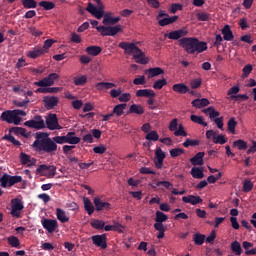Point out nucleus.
Wrapping results in <instances>:
<instances>
[{
  "instance_id": "nucleus-1",
  "label": "nucleus",
  "mask_w": 256,
  "mask_h": 256,
  "mask_svg": "<svg viewBox=\"0 0 256 256\" xmlns=\"http://www.w3.org/2000/svg\"><path fill=\"white\" fill-rule=\"evenodd\" d=\"M189 30L187 28H181L178 30L171 31L169 34H165V37L172 39L173 41L179 40V45L184 49L188 55H195V53H203L207 51V42L199 41L195 37H187Z\"/></svg>"
},
{
  "instance_id": "nucleus-5",
  "label": "nucleus",
  "mask_w": 256,
  "mask_h": 256,
  "mask_svg": "<svg viewBox=\"0 0 256 256\" xmlns=\"http://www.w3.org/2000/svg\"><path fill=\"white\" fill-rule=\"evenodd\" d=\"M98 33L102 35V37H115L117 33H121L122 28L121 25L117 26H98L96 27Z\"/></svg>"
},
{
  "instance_id": "nucleus-56",
  "label": "nucleus",
  "mask_w": 256,
  "mask_h": 256,
  "mask_svg": "<svg viewBox=\"0 0 256 256\" xmlns=\"http://www.w3.org/2000/svg\"><path fill=\"white\" fill-rule=\"evenodd\" d=\"M196 17L199 21H209V19H211V14L207 12H198Z\"/></svg>"
},
{
  "instance_id": "nucleus-48",
  "label": "nucleus",
  "mask_w": 256,
  "mask_h": 256,
  "mask_svg": "<svg viewBox=\"0 0 256 256\" xmlns=\"http://www.w3.org/2000/svg\"><path fill=\"white\" fill-rule=\"evenodd\" d=\"M39 6L43 7L45 11H51V9H55V3L50 1H41L39 2Z\"/></svg>"
},
{
  "instance_id": "nucleus-13",
  "label": "nucleus",
  "mask_w": 256,
  "mask_h": 256,
  "mask_svg": "<svg viewBox=\"0 0 256 256\" xmlns=\"http://www.w3.org/2000/svg\"><path fill=\"white\" fill-rule=\"evenodd\" d=\"M1 121H5L6 123H13L14 125H19L17 122V118L15 117V112L13 110H6L2 112L0 116Z\"/></svg>"
},
{
  "instance_id": "nucleus-53",
  "label": "nucleus",
  "mask_w": 256,
  "mask_h": 256,
  "mask_svg": "<svg viewBox=\"0 0 256 256\" xmlns=\"http://www.w3.org/2000/svg\"><path fill=\"white\" fill-rule=\"evenodd\" d=\"M252 190H253V182H251V180H244L242 191L244 193H249Z\"/></svg>"
},
{
  "instance_id": "nucleus-62",
  "label": "nucleus",
  "mask_w": 256,
  "mask_h": 256,
  "mask_svg": "<svg viewBox=\"0 0 256 256\" xmlns=\"http://www.w3.org/2000/svg\"><path fill=\"white\" fill-rule=\"evenodd\" d=\"M202 83H203V80H201V78L193 79L190 82V87H191V89H199V87H201Z\"/></svg>"
},
{
  "instance_id": "nucleus-42",
  "label": "nucleus",
  "mask_w": 256,
  "mask_h": 256,
  "mask_svg": "<svg viewBox=\"0 0 256 256\" xmlns=\"http://www.w3.org/2000/svg\"><path fill=\"white\" fill-rule=\"evenodd\" d=\"M203 113H205L206 115L209 113L210 119H217V117H219V115H220V113L217 112V110H215V108H213V107H208V108L204 109Z\"/></svg>"
},
{
  "instance_id": "nucleus-9",
  "label": "nucleus",
  "mask_w": 256,
  "mask_h": 256,
  "mask_svg": "<svg viewBox=\"0 0 256 256\" xmlns=\"http://www.w3.org/2000/svg\"><path fill=\"white\" fill-rule=\"evenodd\" d=\"M24 125L30 129H45V121L41 115H36L34 119L26 121Z\"/></svg>"
},
{
  "instance_id": "nucleus-15",
  "label": "nucleus",
  "mask_w": 256,
  "mask_h": 256,
  "mask_svg": "<svg viewBox=\"0 0 256 256\" xmlns=\"http://www.w3.org/2000/svg\"><path fill=\"white\" fill-rule=\"evenodd\" d=\"M43 103L46 109L48 110L55 109V107L59 105V98L57 96H45L43 98Z\"/></svg>"
},
{
  "instance_id": "nucleus-25",
  "label": "nucleus",
  "mask_w": 256,
  "mask_h": 256,
  "mask_svg": "<svg viewBox=\"0 0 256 256\" xmlns=\"http://www.w3.org/2000/svg\"><path fill=\"white\" fill-rule=\"evenodd\" d=\"M205 157V152H198L194 157L190 158V163L194 166L203 165L205 162L203 158Z\"/></svg>"
},
{
  "instance_id": "nucleus-63",
  "label": "nucleus",
  "mask_w": 256,
  "mask_h": 256,
  "mask_svg": "<svg viewBox=\"0 0 256 256\" xmlns=\"http://www.w3.org/2000/svg\"><path fill=\"white\" fill-rule=\"evenodd\" d=\"M9 133H15V135H25L26 130L25 128L21 127H12L10 128Z\"/></svg>"
},
{
  "instance_id": "nucleus-47",
  "label": "nucleus",
  "mask_w": 256,
  "mask_h": 256,
  "mask_svg": "<svg viewBox=\"0 0 256 256\" xmlns=\"http://www.w3.org/2000/svg\"><path fill=\"white\" fill-rule=\"evenodd\" d=\"M167 219H169V217L165 213L161 211L156 212V218H155L156 223H165Z\"/></svg>"
},
{
  "instance_id": "nucleus-50",
  "label": "nucleus",
  "mask_w": 256,
  "mask_h": 256,
  "mask_svg": "<svg viewBox=\"0 0 256 256\" xmlns=\"http://www.w3.org/2000/svg\"><path fill=\"white\" fill-rule=\"evenodd\" d=\"M145 139L147 141H159V134L157 133V131L153 130L146 134Z\"/></svg>"
},
{
  "instance_id": "nucleus-46",
  "label": "nucleus",
  "mask_w": 256,
  "mask_h": 256,
  "mask_svg": "<svg viewBox=\"0 0 256 256\" xmlns=\"http://www.w3.org/2000/svg\"><path fill=\"white\" fill-rule=\"evenodd\" d=\"M175 137H187L189 135L187 131H185V127L183 124H179L178 129L174 132Z\"/></svg>"
},
{
  "instance_id": "nucleus-23",
  "label": "nucleus",
  "mask_w": 256,
  "mask_h": 256,
  "mask_svg": "<svg viewBox=\"0 0 256 256\" xmlns=\"http://www.w3.org/2000/svg\"><path fill=\"white\" fill-rule=\"evenodd\" d=\"M222 35L224 41H233L235 39V36L233 35V31H231V26L225 25L222 28Z\"/></svg>"
},
{
  "instance_id": "nucleus-64",
  "label": "nucleus",
  "mask_w": 256,
  "mask_h": 256,
  "mask_svg": "<svg viewBox=\"0 0 256 256\" xmlns=\"http://www.w3.org/2000/svg\"><path fill=\"white\" fill-rule=\"evenodd\" d=\"M53 43H55V40L47 39L44 41L43 47H41V49H44L45 53H47V51H49V49H51L53 46Z\"/></svg>"
},
{
  "instance_id": "nucleus-39",
  "label": "nucleus",
  "mask_w": 256,
  "mask_h": 256,
  "mask_svg": "<svg viewBox=\"0 0 256 256\" xmlns=\"http://www.w3.org/2000/svg\"><path fill=\"white\" fill-rule=\"evenodd\" d=\"M125 109H127V104H118L114 107L112 113L113 115H117V117H121V115H123V111H125Z\"/></svg>"
},
{
  "instance_id": "nucleus-11",
  "label": "nucleus",
  "mask_w": 256,
  "mask_h": 256,
  "mask_svg": "<svg viewBox=\"0 0 256 256\" xmlns=\"http://www.w3.org/2000/svg\"><path fill=\"white\" fill-rule=\"evenodd\" d=\"M42 227L46 229L49 233H55L57 231V227H59V223L57 220L44 218L41 220Z\"/></svg>"
},
{
  "instance_id": "nucleus-49",
  "label": "nucleus",
  "mask_w": 256,
  "mask_h": 256,
  "mask_svg": "<svg viewBox=\"0 0 256 256\" xmlns=\"http://www.w3.org/2000/svg\"><path fill=\"white\" fill-rule=\"evenodd\" d=\"M190 120L193 121V123H197L198 125H203V127H207V122L203 120V117L197 116V115H191Z\"/></svg>"
},
{
  "instance_id": "nucleus-6",
  "label": "nucleus",
  "mask_w": 256,
  "mask_h": 256,
  "mask_svg": "<svg viewBox=\"0 0 256 256\" xmlns=\"http://www.w3.org/2000/svg\"><path fill=\"white\" fill-rule=\"evenodd\" d=\"M21 181H23V177L21 176H11L4 173L0 178V187H3L4 189L7 187H13V185H16V183H21Z\"/></svg>"
},
{
  "instance_id": "nucleus-2",
  "label": "nucleus",
  "mask_w": 256,
  "mask_h": 256,
  "mask_svg": "<svg viewBox=\"0 0 256 256\" xmlns=\"http://www.w3.org/2000/svg\"><path fill=\"white\" fill-rule=\"evenodd\" d=\"M31 147L40 155H43V153L55 155L57 151V144L53 142V138L49 137V133L47 132H37L35 134V141Z\"/></svg>"
},
{
  "instance_id": "nucleus-22",
  "label": "nucleus",
  "mask_w": 256,
  "mask_h": 256,
  "mask_svg": "<svg viewBox=\"0 0 256 256\" xmlns=\"http://www.w3.org/2000/svg\"><path fill=\"white\" fill-rule=\"evenodd\" d=\"M172 91L175 93H180V95H185L189 91V86L185 83H178L172 86Z\"/></svg>"
},
{
  "instance_id": "nucleus-3",
  "label": "nucleus",
  "mask_w": 256,
  "mask_h": 256,
  "mask_svg": "<svg viewBox=\"0 0 256 256\" xmlns=\"http://www.w3.org/2000/svg\"><path fill=\"white\" fill-rule=\"evenodd\" d=\"M118 47L123 49L125 55H132L135 62L139 65H147L149 63V58L145 56V52L138 48L135 43L123 41L118 44Z\"/></svg>"
},
{
  "instance_id": "nucleus-52",
  "label": "nucleus",
  "mask_w": 256,
  "mask_h": 256,
  "mask_svg": "<svg viewBox=\"0 0 256 256\" xmlns=\"http://www.w3.org/2000/svg\"><path fill=\"white\" fill-rule=\"evenodd\" d=\"M22 5L25 9H35L37 2H35V0H23Z\"/></svg>"
},
{
  "instance_id": "nucleus-58",
  "label": "nucleus",
  "mask_w": 256,
  "mask_h": 256,
  "mask_svg": "<svg viewBox=\"0 0 256 256\" xmlns=\"http://www.w3.org/2000/svg\"><path fill=\"white\" fill-rule=\"evenodd\" d=\"M194 243H195V245H203V243H205V235L195 234L194 235Z\"/></svg>"
},
{
  "instance_id": "nucleus-41",
  "label": "nucleus",
  "mask_w": 256,
  "mask_h": 256,
  "mask_svg": "<svg viewBox=\"0 0 256 256\" xmlns=\"http://www.w3.org/2000/svg\"><path fill=\"white\" fill-rule=\"evenodd\" d=\"M91 227L93 229H97L98 231H101L104 229L105 227V221L103 220H99V219H95L90 223Z\"/></svg>"
},
{
  "instance_id": "nucleus-30",
  "label": "nucleus",
  "mask_w": 256,
  "mask_h": 256,
  "mask_svg": "<svg viewBox=\"0 0 256 256\" xmlns=\"http://www.w3.org/2000/svg\"><path fill=\"white\" fill-rule=\"evenodd\" d=\"M243 249L245 250V255L250 256V255H256V248H252L253 247V243L248 242V241H244L242 243Z\"/></svg>"
},
{
  "instance_id": "nucleus-32",
  "label": "nucleus",
  "mask_w": 256,
  "mask_h": 256,
  "mask_svg": "<svg viewBox=\"0 0 256 256\" xmlns=\"http://www.w3.org/2000/svg\"><path fill=\"white\" fill-rule=\"evenodd\" d=\"M84 203V209L87 211L88 215H93L95 213V206H93V203H91V200L89 198L84 197L83 198Z\"/></svg>"
},
{
  "instance_id": "nucleus-31",
  "label": "nucleus",
  "mask_w": 256,
  "mask_h": 256,
  "mask_svg": "<svg viewBox=\"0 0 256 256\" xmlns=\"http://www.w3.org/2000/svg\"><path fill=\"white\" fill-rule=\"evenodd\" d=\"M155 91L150 89H140L136 91V97H156Z\"/></svg>"
},
{
  "instance_id": "nucleus-19",
  "label": "nucleus",
  "mask_w": 256,
  "mask_h": 256,
  "mask_svg": "<svg viewBox=\"0 0 256 256\" xmlns=\"http://www.w3.org/2000/svg\"><path fill=\"white\" fill-rule=\"evenodd\" d=\"M103 25H117L118 22L121 21V17H115L113 18L111 16V13H106L103 16Z\"/></svg>"
},
{
  "instance_id": "nucleus-18",
  "label": "nucleus",
  "mask_w": 256,
  "mask_h": 256,
  "mask_svg": "<svg viewBox=\"0 0 256 256\" xmlns=\"http://www.w3.org/2000/svg\"><path fill=\"white\" fill-rule=\"evenodd\" d=\"M177 19H179V16H177V15L166 16V17L160 18V20H158V25H160V27H167V25H173V23H175V21H177Z\"/></svg>"
},
{
  "instance_id": "nucleus-8",
  "label": "nucleus",
  "mask_w": 256,
  "mask_h": 256,
  "mask_svg": "<svg viewBox=\"0 0 256 256\" xmlns=\"http://www.w3.org/2000/svg\"><path fill=\"white\" fill-rule=\"evenodd\" d=\"M57 79H59V74L50 73L47 77L35 82L34 85H36V87H51V85H55V81H57Z\"/></svg>"
},
{
  "instance_id": "nucleus-35",
  "label": "nucleus",
  "mask_w": 256,
  "mask_h": 256,
  "mask_svg": "<svg viewBox=\"0 0 256 256\" xmlns=\"http://www.w3.org/2000/svg\"><path fill=\"white\" fill-rule=\"evenodd\" d=\"M128 113H134L135 115H143L145 109L139 104H132L129 108Z\"/></svg>"
},
{
  "instance_id": "nucleus-24",
  "label": "nucleus",
  "mask_w": 256,
  "mask_h": 256,
  "mask_svg": "<svg viewBox=\"0 0 256 256\" xmlns=\"http://www.w3.org/2000/svg\"><path fill=\"white\" fill-rule=\"evenodd\" d=\"M113 87H117V85L111 82H98L95 84V89H97V91H107L113 89Z\"/></svg>"
},
{
  "instance_id": "nucleus-21",
  "label": "nucleus",
  "mask_w": 256,
  "mask_h": 256,
  "mask_svg": "<svg viewBox=\"0 0 256 256\" xmlns=\"http://www.w3.org/2000/svg\"><path fill=\"white\" fill-rule=\"evenodd\" d=\"M165 70L161 67L149 68L146 70V74H148V79H153V77H159V75H163Z\"/></svg>"
},
{
  "instance_id": "nucleus-54",
  "label": "nucleus",
  "mask_w": 256,
  "mask_h": 256,
  "mask_svg": "<svg viewBox=\"0 0 256 256\" xmlns=\"http://www.w3.org/2000/svg\"><path fill=\"white\" fill-rule=\"evenodd\" d=\"M165 85H167V79H159L154 82L153 89L161 90V88L165 87Z\"/></svg>"
},
{
  "instance_id": "nucleus-33",
  "label": "nucleus",
  "mask_w": 256,
  "mask_h": 256,
  "mask_svg": "<svg viewBox=\"0 0 256 256\" xmlns=\"http://www.w3.org/2000/svg\"><path fill=\"white\" fill-rule=\"evenodd\" d=\"M41 55H45V49L41 47L34 48L32 51L28 52V57L30 59H37V57H41Z\"/></svg>"
},
{
  "instance_id": "nucleus-57",
  "label": "nucleus",
  "mask_w": 256,
  "mask_h": 256,
  "mask_svg": "<svg viewBox=\"0 0 256 256\" xmlns=\"http://www.w3.org/2000/svg\"><path fill=\"white\" fill-rule=\"evenodd\" d=\"M185 153V150L182 148H173L170 150V157H179L180 155H183Z\"/></svg>"
},
{
  "instance_id": "nucleus-12",
  "label": "nucleus",
  "mask_w": 256,
  "mask_h": 256,
  "mask_svg": "<svg viewBox=\"0 0 256 256\" xmlns=\"http://www.w3.org/2000/svg\"><path fill=\"white\" fill-rule=\"evenodd\" d=\"M24 206L23 202L20 199H13L12 200V210H11V215L12 217H21V212L23 211Z\"/></svg>"
},
{
  "instance_id": "nucleus-43",
  "label": "nucleus",
  "mask_w": 256,
  "mask_h": 256,
  "mask_svg": "<svg viewBox=\"0 0 256 256\" xmlns=\"http://www.w3.org/2000/svg\"><path fill=\"white\" fill-rule=\"evenodd\" d=\"M237 127V121H235V117H232L227 122V129L232 135H235V128Z\"/></svg>"
},
{
  "instance_id": "nucleus-59",
  "label": "nucleus",
  "mask_w": 256,
  "mask_h": 256,
  "mask_svg": "<svg viewBox=\"0 0 256 256\" xmlns=\"http://www.w3.org/2000/svg\"><path fill=\"white\" fill-rule=\"evenodd\" d=\"M213 143H215L216 145H225V143H227V140L225 139V136H223V134H220L214 137Z\"/></svg>"
},
{
  "instance_id": "nucleus-7",
  "label": "nucleus",
  "mask_w": 256,
  "mask_h": 256,
  "mask_svg": "<svg viewBox=\"0 0 256 256\" xmlns=\"http://www.w3.org/2000/svg\"><path fill=\"white\" fill-rule=\"evenodd\" d=\"M37 173L48 179H53L57 175V167L55 165L41 164L36 169Z\"/></svg>"
},
{
  "instance_id": "nucleus-20",
  "label": "nucleus",
  "mask_w": 256,
  "mask_h": 256,
  "mask_svg": "<svg viewBox=\"0 0 256 256\" xmlns=\"http://www.w3.org/2000/svg\"><path fill=\"white\" fill-rule=\"evenodd\" d=\"M182 201L183 203H190V205H199V203H203V199L195 195L183 196Z\"/></svg>"
},
{
  "instance_id": "nucleus-40",
  "label": "nucleus",
  "mask_w": 256,
  "mask_h": 256,
  "mask_svg": "<svg viewBox=\"0 0 256 256\" xmlns=\"http://www.w3.org/2000/svg\"><path fill=\"white\" fill-rule=\"evenodd\" d=\"M233 147H237L239 151H246L249 146L245 140L238 139L233 142Z\"/></svg>"
},
{
  "instance_id": "nucleus-29",
  "label": "nucleus",
  "mask_w": 256,
  "mask_h": 256,
  "mask_svg": "<svg viewBox=\"0 0 256 256\" xmlns=\"http://www.w3.org/2000/svg\"><path fill=\"white\" fill-rule=\"evenodd\" d=\"M154 229L158 231V235H157L158 239H163V237H165V231H167V228L163 225V223L156 222L154 224Z\"/></svg>"
},
{
  "instance_id": "nucleus-36",
  "label": "nucleus",
  "mask_w": 256,
  "mask_h": 256,
  "mask_svg": "<svg viewBox=\"0 0 256 256\" xmlns=\"http://www.w3.org/2000/svg\"><path fill=\"white\" fill-rule=\"evenodd\" d=\"M101 51H103L101 46H88L86 48V53H88V55H92V57H97Z\"/></svg>"
},
{
  "instance_id": "nucleus-38",
  "label": "nucleus",
  "mask_w": 256,
  "mask_h": 256,
  "mask_svg": "<svg viewBox=\"0 0 256 256\" xmlns=\"http://www.w3.org/2000/svg\"><path fill=\"white\" fill-rule=\"evenodd\" d=\"M190 173L194 179H203V177H205L203 169L199 167H193Z\"/></svg>"
},
{
  "instance_id": "nucleus-37",
  "label": "nucleus",
  "mask_w": 256,
  "mask_h": 256,
  "mask_svg": "<svg viewBox=\"0 0 256 256\" xmlns=\"http://www.w3.org/2000/svg\"><path fill=\"white\" fill-rule=\"evenodd\" d=\"M2 139L4 141L12 143V145H14L15 147H21V142L15 139V136L11 135V133L4 135Z\"/></svg>"
},
{
  "instance_id": "nucleus-28",
  "label": "nucleus",
  "mask_w": 256,
  "mask_h": 256,
  "mask_svg": "<svg viewBox=\"0 0 256 256\" xmlns=\"http://www.w3.org/2000/svg\"><path fill=\"white\" fill-rule=\"evenodd\" d=\"M56 216L58 221H60L61 223H69V217L67 216V213L65 212V210L61 208H57Z\"/></svg>"
},
{
  "instance_id": "nucleus-34",
  "label": "nucleus",
  "mask_w": 256,
  "mask_h": 256,
  "mask_svg": "<svg viewBox=\"0 0 256 256\" xmlns=\"http://www.w3.org/2000/svg\"><path fill=\"white\" fill-rule=\"evenodd\" d=\"M230 249L232 253L236 255H241L243 253V248L241 247V243L239 241L235 240L230 244Z\"/></svg>"
},
{
  "instance_id": "nucleus-10",
  "label": "nucleus",
  "mask_w": 256,
  "mask_h": 256,
  "mask_svg": "<svg viewBox=\"0 0 256 256\" xmlns=\"http://www.w3.org/2000/svg\"><path fill=\"white\" fill-rule=\"evenodd\" d=\"M46 127L49 131H57L62 129L61 125H59V120L57 119V114H49L46 117Z\"/></svg>"
},
{
  "instance_id": "nucleus-44",
  "label": "nucleus",
  "mask_w": 256,
  "mask_h": 256,
  "mask_svg": "<svg viewBox=\"0 0 256 256\" xmlns=\"http://www.w3.org/2000/svg\"><path fill=\"white\" fill-rule=\"evenodd\" d=\"M7 242L9 246L15 247L16 249L19 248V245H21V243L19 242V238H17L16 236H9L7 238Z\"/></svg>"
},
{
  "instance_id": "nucleus-45",
  "label": "nucleus",
  "mask_w": 256,
  "mask_h": 256,
  "mask_svg": "<svg viewBox=\"0 0 256 256\" xmlns=\"http://www.w3.org/2000/svg\"><path fill=\"white\" fill-rule=\"evenodd\" d=\"M14 112V116L16 117V121L18 123V125H21V117H26L27 116V112L23 111V110H19V109H15L13 110Z\"/></svg>"
},
{
  "instance_id": "nucleus-27",
  "label": "nucleus",
  "mask_w": 256,
  "mask_h": 256,
  "mask_svg": "<svg viewBox=\"0 0 256 256\" xmlns=\"http://www.w3.org/2000/svg\"><path fill=\"white\" fill-rule=\"evenodd\" d=\"M59 91H63V88L45 86V88L40 87V88L36 89L35 93H59Z\"/></svg>"
},
{
  "instance_id": "nucleus-51",
  "label": "nucleus",
  "mask_w": 256,
  "mask_h": 256,
  "mask_svg": "<svg viewBox=\"0 0 256 256\" xmlns=\"http://www.w3.org/2000/svg\"><path fill=\"white\" fill-rule=\"evenodd\" d=\"M200 143V140H191L187 138L186 141L183 142V147H197Z\"/></svg>"
},
{
  "instance_id": "nucleus-61",
  "label": "nucleus",
  "mask_w": 256,
  "mask_h": 256,
  "mask_svg": "<svg viewBox=\"0 0 256 256\" xmlns=\"http://www.w3.org/2000/svg\"><path fill=\"white\" fill-rule=\"evenodd\" d=\"M177 11H183V5L180 3H173L170 6V13H177Z\"/></svg>"
},
{
  "instance_id": "nucleus-60",
  "label": "nucleus",
  "mask_w": 256,
  "mask_h": 256,
  "mask_svg": "<svg viewBox=\"0 0 256 256\" xmlns=\"http://www.w3.org/2000/svg\"><path fill=\"white\" fill-rule=\"evenodd\" d=\"M15 107H25L27 108V105H29V103H31V100H29V98H25V100L23 101H19V100H16L13 102Z\"/></svg>"
},
{
  "instance_id": "nucleus-4",
  "label": "nucleus",
  "mask_w": 256,
  "mask_h": 256,
  "mask_svg": "<svg viewBox=\"0 0 256 256\" xmlns=\"http://www.w3.org/2000/svg\"><path fill=\"white\" fill-rule=\"evenodd\" d=\"M93 1L94 3H96L97 6L89 2L86 11H88V13H90L96 19H103V15H105V5H103V2L101 0Z\"/></svg>"
},
{
  "instance_id": "nucleus-16",
  "label": "nucleus",
  "mask_w": 256,
  "mask_h": 256,
  "mask_svg": "<svg viewBox=\"0 0 256 256\" xmlns=\"http://www.w3.org/2000/svg\"><path fill=\"white\" fill-rule=\"evenodd\" d=\"M20 162H21V165H27L28 167H33V165L37 163V160L35 158H31L29 154L25 152H21Z\"/></svg>"
},
{
  "instance_id": "nucleus-55",
  "label": "nucleus",
  "mask_w": 256,
  "mask_h": 256,
  "mask_svg": "<svg viewBox=\"0 0 256 256\" xmlns=\"http://www.w3.org/2000/svg\"><path fill=\"white\" fill-rule=\"evenodd\" d=\"M85 83H87V76L85 75L74 78V85L82 87Z\"/></svg>"
},
{
  "instance_id": "nucleus-17",
  "label": "nucleus",
  "mask_w": 256,
  "mask_h": 256,
  "mask_svg": "<svg viewBox=\"0 0 256 256\" xmlns=\"http://www.w3.org/2000/svg\"><path fill=\"white\" fill-rule=\"evenodd\" d=\"M94 205L96 207V211H110L111 204L109 202H104L100 198H94Z\"/></svg>"
},
{
  "instance_id": "nucleus-14",
  "label": "nucleus",
  "mask_w": 256,
  "mask_h": 256,
  "mask_svg": "<svg viewBox=\"0 0 256 256\" xmlns=\"http://www.w3.org/2000/svg\"><path fill=\"white\" fill-rule=\"evenodd\" d=\"M91 240L93 242V245H96V247H101V249H107V235H94L91 237Z\"/></svg>"
},
{
  "instance_id": "nucleus-26",
  "label": "nucleus",
  "mask_w": 256,
  "mask_h": 256,
  "mask_svg": "<svg viewBox=\"0 0 256 256\" xmlns=\"http://www.w3.org/2000/svg\"><path fill=\"white\" fill-rule=\"evenodd\" d=\"M66 143L69 145H77L81 143V138L75 136V132H68L66 134Z\"/></svg>"
}]
</instances>
